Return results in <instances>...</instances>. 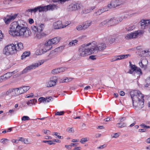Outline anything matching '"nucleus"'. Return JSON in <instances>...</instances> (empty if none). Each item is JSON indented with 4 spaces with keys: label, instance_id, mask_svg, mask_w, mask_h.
<instances>
[{
    "label": "nucleus",
    "instance_id": "obj_26",
    "mask_svg": "<svg viewBox=\"0 0 150 150\" xmlns=\"http://www.w3.org/2000/svg\"><path fill=\"white\" fill-rule=\"evenodd\" d=\"M116 126L117 127L119 128H123L126 127L127 126L126 123L125 122H120L116 124Z\"/></svg>",
    "mask_w": 150,
    "mask_h": 150
},
{
    "label": "nucleus",
    "instance_id": "obj_57",
    "mask_svg": "<svg viewBox=\"0 0 150 150\" xmlns=\"http://www.w3.org/2000/svg\"><path fill=\"white\" fill-rule=\"evenodd\" d=\"M18 142L19 141H21L22 142H24L25 141V139L22 138V137H18Z\"/></svg>",
    "mask_w": 150,
    "mask_h": 150
},
{
    "label": "nucleus",
    "instance_id": "obj_45",
    "mask_svg": "<svg viewBox=\"0 0 150 150\" xmlns=\"http://www.w3.org/2000/svg\"><path fill=\"white\" fill-rule=\"evenodd\" d=\"M21 120L22 121H25L30 120V118L28 116H24L22 117Z\"/></svg>",
    "mask_w": 150,
    "mask_h": 150
},
{
    "label": "nucleus",
    "instance_id": "obj_51",
    "mask_svg": "<svg viewBox=\"0 0 150 150\" xmlns=\"http://www.w3.org/2000/svg\"><path fill=\"white\" fill-rule=\"evenodd\" d=\"M61 82H68V78H66L64 79H62L61 80Z\"/></svg>",
    "mask_w": 150,
    "mask_h": 150
},
{
    "label": "nucleus",
    "instance_id": "obj_44",
    "mask_svg": "<svg viewBox=\"0 0 150 150\" xmlns=\"http://www.w3.org/2000/svg\"><path fill=\"white\" fill-rule=\"evenodd\" d=\"M67 131L69 133H74V130L72 127H69L67 129Z\"/></svg>",
    "mask_w": 150,
    "mask_h": 150
},
{
    "label": "nucleus",
    "instance_id": "obj_8",
    "mask_svg": "<svg viewBox=\"0 0 150 150\" xmlns=\"http://www.w3.org/2000/svg\"><path fill=\"white\" fill-rule=\"evenodd\" d=\"M138 93H139V91L138 90L131 91L129 93L134 106V104L137 103L136 99L137 98V95L138 94Z\"/></svg>",
    "mask_w": 150,
    "mask_h": 150
},
{
    "label": "nucleus",
    "instance_id": "obj_40",
    "mask_svg": "<svg viewBox=\"0 0 150 150\" xmlns=\"http://www.w3.org/2000/svg\"><path fill=\"white\" fill-rule=\"evenodd\" d=\"M77 40H73L72 41L70 42L69 44V45L70 46H73V45H75V43H76L77 42Z\"/></svg>",
    "mask_w": 150,
    "mask_h": 150
},
{
    "label": "nucleus",
    "instance_id": "obj_39",
    "mask_svg": "<svg viewBox=\"0 0 150 150\" xmlns=\"http://www.w3.org/2000/svg\"><path fill=\"white\" fill-rule=\"evenodd\" d=\"M135 71L139 75L142 74V72L141 70L139 68H138L137 67V69H136Z\"/></svg>",
    "mask_w": 150,
    "mask_h": 150
},
{
    "label": "nucleus",
    "instance_id": "obj_59",
    "mask_svg": "<svg viewBox=\"0 0 150 150\" xmlns=\"http://www.w3.org/2000/svg\"><path fill=\"white\" fill-rule=\"evenodd\" d=\"M3 35L1 30H0V41L3 38Z\"/></svg>",
    "mask_w": 150,
    "mask_h": 150
},
{
    "label": "nucleus",
    "instance_id": "obj_58",
    "mask_svg": "<svg viewBox=\"0 0 150 150\" xmlns=\"http://www.w3.org/2000/svg\"><path fill=\"white\" fill-rule=\"evenodd\" d=\"M106 146V145L105 144H103L100 146L98 147V148L99 149H103Z\"/></svg>",
    "mask_w": 150,
    "mask_h": 150
},
{
    "label": "nucleus",
    "instance_id": "obj_41",
    "mask_svg": "<svg viewBox=\"0 0 150 150\" xmlns=\"http://www.w3.org/2000/svg\"><path fill=\"white\" fill-rule=\"evenodd\" d=\"M23 91H24V93L26 92L30 88V87L28 86H23Z\"/></svg>",
    "mask_w": 150,
    "mask_h": 150
},
{
    "label": "nucleus",
    "instance_id": "obj_27",
    "mask_svg": "<svg viewBox=\"0 0 150 150\" xmlns=\"http://www.w3.org/2000/svg\"><path fill=\"white\" fill-rule=\"evenodd\" d=\"M45 35V34L43 33L38 32L36 33V37L37 38L40 39Z\"/></svg>",
    "mask_w": 150,
    "mask_h": 150
},
{
    "label": "nucleus",
    "instance_id": "obj_11",
    "mask_svg": "<svg viewBox=\"0 0 150 150\" xmlns=\"http://www.w3.org/2000/svg\"><path fill=\"white\" fill-rule=\"evenodd\" d=\"M123 3V1L121 0H114L112 1L110 4L108 5V7L109 8H115L122 4Z\"/></svg>",
    "mask_w": 150,
    "mask_h": 150
},
{
    "label": "nucleus",
    "instance_id": "obj_33",
    "mask_svg": "<svg viewBox=\"0 0 150 150\" xmlns=\"http://www.w3.org/2000/svg\"><path fill=\"white\" fill-rule=\"evenodd\" d=\"M119 56H117L115 57L111 60V62H113L117 60L121 59H120V57Z\"/></svg>",
    "mask_w": 150,
    "mask_h": 150
},
{
    "label": "nucleus",
    "instance_id": "obj_46",
    "mask_svg": "<svg viewBox=\"0 0 150 150\" xmlns=\"http://www.w3.org/2000/svg\"><path fill=\"white\" fill-rule=\"evenodd\" d=\"M87 138H82L80 141V142L82 144H83L84 142L88 141Z\"/></svg>",
    "mask_w": 150,
    "mask_h": 150
},
{
    "label": "nucleus",
    "instance_id": "obj_55",
    "mask_svg": "<svg viewBox=\"0 0 150 150\" xmlns=\"http://www.w3.org/2000/svg\"><path fill=\"white\" fill-rule=\"evenodd\" d=\"M43 130L44 131V133L46 134H50L51 132L50 131L48 130Z\"/></svg>",
    "mask_w": 150,
    "mask_h": 150
},
{
    "label": "nucleus",
    "instance_id": "obj_34",
    "mask_svg": "<svg viewBox=\"0 0 150 150\" xmlns=\"http://www.w3.org/2000/svg\"><path fill=\"white\" fill-rule=\"evenodd\" d=\"M31 29L34 33H36L38 32V28L35 26H32L31 27Z\"/></svg>",
    "mask_w": 150,
    "mask_h": 150
},
{
    "label": "nucleus",
    "instance_id": "obj_5",
    "mask_svg": "<svg viewBox=\"0 0 150 150\" xmlns=\"http://www.w3.org/2000/svg\"><path fill=\"white\" fill-rule=\"evenodd\" d=\"M144 96L140 91L137 95V98H136L137 103L134 104L136 107L139 108H141L144 106V100L143 98Z\"/></svg>",
    "mask_w": 150,
    "mask_h": 150
},
{
    "label": "nucleus",
    "instance_id": "obj_30",
    "mask_svg": "<svg viewBox=\"0 0 150 150\" xmlns=\"http://www.w3.org/2000/svg\"><path fill=\"white\" fill-rule=\"evenodd\" d=\"M8 74V73H6L0 76V82H2L4 80H5L7 79V77L6 76Z\"/></svg>",
    "mask_w": 150,
    "mask_h": 150
},
{
    "label": "nucleus",
    "instance_id": "obj_56",
    "mask_svg": "<svg viewBox=\"0 0 150 150\" xmlns=\"http://www.w3.org/2000/svg\"><path fill=\"white\" fill-rule=\"evenodd\" d=\"M64 71V68L61 67L59 68V73L63 72Z\"/></svg>",
    "mask_w": 150,
    "mask_h": 150
},
{
    "label": "nucleus",
    "instance_id": "obj_49",
    "mask_svg": "<svg viewBox=\"0 0 150 150\" xmlns=\"http://www.w3.org/2000/svg\"><path fill=\"white\" fill-rule=\"evenodd\" d=\"M83 26L81 25H79L77 26L76 27V29L78 30H83Z\"/></svg>",
    "mask_w": 150,
    "mask_h": 150
},
{
    "label": "nucleus",
    "instance_id": "obj_10",
    "mask_svg": "<svg viewBox=\"0 0 150 150\" xmlns=\"http://www.w3.org/2000/svg\"><path fill=\"white\" fill-rule=\"evenodd\" d=\"M106 44L105 43H102L100 44L98 47L97 45L92 46V49L94 53H97L98 51H101L104 50L106 47Z\"/></svg>",
    "mask_w": 150,
    "mask_h": 150
},
{
    "label": "nucleus",
    "instance_id": "obj_20",
    "mask_svg": "<svg viewBox=\"0 0 150 150\" xmlns=\"http://www.w3.org/2000/svg\"><path fill=\"white\" fill-rule=\"evenodd\" d=\"M139 55L141 57L146 56L147 55H149V50H142L141 49H140L139 50Z\"/></svg>",
    "mask_w": 150,
    "mask_h": 150
},
{
    "label": "nucleus",
    "instance_id": "obj_64",
    "mask_svg": "<svg viewBox=\"0 0 150 150\" xmlns=\"http://www.w3.org/2000/svg\"><path fill=\"white\" fill-rule=\"evenodd\" d=\"M146 82L150 84V76L147 78L146 80Z\"/></svg>",
    "mask_w": 150,
    "mask_h": 150
},
{
    "label": "nucleus",
    "instance_id": "obj_50",
    "mask_svg": "<svg viewBox=\"0 0 150 150\" xmlns=\"http://www.w3.org/2000/svg\"><path fill=\"white\" fill-rule=\"evenodd\" d=\"M105 10L104 11L103 10H102V9H99L98 11H97V12H96V13H97V15H100L104 11H105Z\"/></svg>",
    "mask_w": 150,
    "mask_h": 150
},
{
    "label": "nucleus",
    "instance_id": "obj_53",
    "mask_svg": "<svg viewBox=\"0 0 150 150\" xmlns=\"http://www.w3.org/2000/svg\"><path fill=\"white\" fill-rule=\"evenodd\" d=\"M115 40V39L114 38H112L110 40L109 43L111 44L114 42Z\"/></svg>",
    "mask_w": 150,
    "mask_h": 150
},
{
    "label": "nucleus",
    "instance_id": "obj_16",
    "mask_svg": "<svg viewBox=\"0 0 150 150\" xmlns=\"http://www.w3.org/2000/svg\"><path fill=\"white\" fill-rule=\"evenodd\" d=\"M67 25L65 24L64 26L62 25L61 21H58L54 23L53 26L54 29H58L64 28Z\"/></svg>",
    "mask_w": 150,
    "mask_h": 150
},
{
    "label": "nucleus",
    "instance_id": "obj_21",
    "mask_svg": "<svg viewBox=\"0 0 150 150\" xmlns=\"http://www.w3.org/2000/svg\"><path fill=\"white\" fill-rule=\"evenodd\" d=\"M63 48V47L61 46L55 49L54 50H52L50 52V54L48 55V56L50 58H52L55 55L54 53L56 52H58L59 51V50H60V49L62 50Z\"/></svg>",
    "mask_w": 150,
    "mask_h": 150
},
{
    "label": "nucleus",
    "instance_id": "obj_7",
    "mask_svg": "<svg viewBox=\"0 0 150 150\" xmlns=\"http://www.w3.org/2000/svg\"><path fill=\"white\" fill-rule=\"evenodd\" d=\"M81 5L79 3L71 4L67 7V10L68 11H73L79 10L81 8Z\"/></svg>",
    "mask_w": 150,
    "mask_h": 150
},
{
    "label": "nucleus",
    "instance_id": "obj_18",
    "mask_svg": "<svg viewBox=\"0 0 150 150\" xmlns=\"http://www.w3.org/2000/svg\"><path fill=\"white\" fill-rule=\"evenodd\" d=\"M107 21L108 26L114 25L118 23V20L115 18L107 19Z\"/></svg>",
    "mask_w": 150,
    "mask_h": 150
},
{
    "label": "nucleus",
    "instance_id": "obj_62",
    "mask_svg": "<svg viewBox=\"0 0 150 150\" xmlns=\"http://www.w3.org/2000/svg\"><path fill=\"white\" fill-rule=\"evenodd\" d=\"M138 131L140 132H145L146 131V129H139Z\"/></svg>",
    "mask_w": 150,
    "mask_h": 150
},
{
    "label": "nucleus",
    "instance_id": "obj_35",
    "mask_svg": "<svg viewBox=\"0 0 150 150\" xmlns=\"http://www.w3.org/2000/svg\"><path fill=\"white\" fill-rule=\"evenodd\" d=\"M42 142L45 143H47L49 145H52L54 144V143H53V141L52 140H43L42 141Z\"/></svg>",
    "mask_w": 150,
    "mask_h": 150
},
{
    "label": "nucleus",
    "instance_id": "obj_23",
    "mask_svg": "<svg viewBox=\"0 0 150 150\" xmlns=\"http://www.w3.org/2000/svg\"><path fill=\"white\" fill-rule=\"evenodd\" d=\"M16 45V52L17 51H19L23 49V47L22 43L21 42L18 43Z\"/></svg>",
    "mask_w": 150,
    "mask_h": 150
},
{
    "label": "nucleus",
    "instance_id": "obj_29",
    "mask_svg": "<svg viewBox=\"0 0 150 150\" xmlns=\"http://www.w3.org/2000/svg\"><path fill=\"white\" fill-rule=\"evenodd\" d=\"M45 25L44 24H39V26L37 27L38 28V32H41L43 31Z\"/></svg>",
    "mask_w": 150,
    "mask_h": 150
},
{
    "label": "nucleus",
    "instance_id": "obj_3",
    "mask_svg": "<svg viewBox=\"0 0 150 150\" xmlns=\"http://www.w3.org/2000/svg\"><path fill=\"white\" fill-rule=\"evenodd\" d=\"M91 44V43H89L82 45L79 49V55L81 57H84L87 55H89L94 53L92 49V47L90 48L88 47Z\"/></svg>",
    "mask_w": 150,
    "mask_h": 150
},
{
    "label": "nucleus",
    "instance_id": "obj_12",
    "mask_svg": "<svg viewBox=\"0 0 150 150\" xmlns=\"http://www.w3.org/2000/svg\"><path fill=\"white\" fill-rule=\"evenodd\" d=\"M60 40V38L59 37H56L53 38L50 40H49L47 43H45V45L49 46L52 47V44H55L57 43Z\"/></svg>",
    "mask_w": 150,
    "mask_h": 150
},
{
    "label": "nucleus",
    "instance_id": "obj_47",
    "mask_svg": "<svg viewBox=\"0 0 150 150\" xmlns=\"http://www.w3.org/2000/svg\"><path fill=\"white\" fill-rule=\"evenodd\" d=\"M128 56H130V55L129 54H125V55H119V57H120V58L121 59H124L125 58H126L128 57Z\"/></svg>",
    "mask_w": 150,
    "mask_h": 150
},
{
    "label": "nucleus",
    "instance_id": "obj_4",
    "mask_svg": "<svg viewBox=\"0 0 150 150\" xmlns=\"http://www.w3.org/2000/svg\"><path fill=\"white\" fill-rule=\"evenodd\" d=\"M16 45L13 44L8 45L5 47L3 50V53L6 55L12 54L16 53Z\"/></svg>",
    "mask_w": 150,
    "mask_h": 150
},
{
    "label": "nucleus",
    "instance_id": "obj_2",
    "mask_svg": "<svg viewBox=\"0 0 150 150\" xmlns=\"http://www.w3.org/2000/svg\"><path fill=\"white\" fill-rule=\"evenodd\" d=\"M59 7L57 5L54 4H49L47 6H37L33 9H28L26 10L27 12L31 13H35L38 11L39 12L42 11H47L49 10L53 11L55 9H57Z\"/></svg>",
    "mask_w": 150,
    "mask_h": 150
},
{
    "label": "nucleus",
    "instance_id": "obj_28",
    "mask_svg": "<svg viewBox=\"0 0 150 150\" xmlns=\"http://www.w3.org/2000/svg\"><path fill=\"white\" fill-rule=\"evenodd\" d=\"M14 90H15V89L14 88L9 89L6 92H3V95L8 96L10 93L13 92Z\"/></svg>",
    "mask_w": 150,
    "mask_h": 150
},
{
    "label": "nucleus",
    "instance_id": "obj_43",
    "mask_svg": "<svg viewBox=\"0 0 150 150\" xmlns=\"http://www.w3.org/2000/svg\"><path fill=\"white\" fill-rule=\"evenodd\" d=\"M52 74H56L59 73V68L53 69L52 72Z\"/></svg>",
    "mask_w": 150,
    "mask_h": 150
},
{
    "label": "nucleus",
    "instance_id": "obj_14",
    "mask_svg": "<svg viewBox=\"0 0 150 150\" xmlns=\"http://www.w3.org/2000/svg\"><path fill=\"white\" fill-rule=\"evenodd\" d=\"M150 24V20H142L140 22H139L138 24L139 25L141 26V28L142 29H145L146 27L149 26Z\"/></svg>",
    "mask_w": 150,
    "mask_h": 150
},
{
    "label": "nucleus",
    "instance_id": "obj_63",
    "mask_svg": "<svg viewBox=\"0 0 150 150\" xmlns=\"http://www.w3.org/2000/svg\"><path fill=\"white\" fill-rule=\"evenodd\" d=\"M11 141L13 142H14L16 144H18V140L13 139Z\"/></svg>",
    "mask_w": 150,
    "mask_h": 150
},
{
    "label": "nucleus",
    "instance_id": "obj_60",
    "mask_svg": "<svg viewBox=\"0 0 150 150\" xmlns=\"http://www.w3.org/2000/svg\"><path fill=\"white\" fill-rule=\"evenodd\" d=\"M95 56L91 55L89 56V58L91 59L94 60L96 59V58L95 57Z\"/></svg>",
    "mask_w": 150,
    "mask_h": 150
},
{
    "label": "nucleus",
    "instance_id": "obj_48",
    "mask_svg": "<svg viewBox=\"0 0 150 150\" xmlns=\"http://www.w3.org/2000/svg\"><path fill=\"white\" fill-rule=\"evenodd\" d=\"M64 114V111L57 112L55 114L56 115H61Z\"/></svg>",
    "mask_w": 150,
    "mask_h": 150
},
{
    "label": "nucleus",
    "instance_id": "obj_22",
    "mask_svg": "<svg viewBox=\"0 0 150 150\" xmlns=\"http://www.w3.org/2000/svg\"><path fill=\"white\" fill-rule=\"evenodd\" d=\"M14 90L15 93L17 95H18L24 93L23 86L18 88H15Z\"/></svg>",
    "mask_w": 150,
    "mask_h": 150
},
{
    "label": "nucleus",
    "instance_id": "obj_31",
    "mask_svg": "<svg viewBox=\"0 0 150 150\" xmlns=\"http://www.w3.org/2000/svg\"><path fill=\"white\" fill-rule=\"evenodd\" d=\"M30 52H25L23 53L22 55H21V58L22 59H23L24 58H25L26 57H27L29 56L30 55Z\"/></svg>",
    "mask_w": 150,
    "mask_h": 150
},
{
    "label": "nucleus",
    "instance_id": "obj_15",
    "mask_svg": "<svg viewBox=\"0 0 150 150\" xmlns=\"http://www.w3.org/2000/svg\"><path fill=\"white\" fill-rule=\"evenodd\" d=\"M53 98L51 96L47 97L45 98L41 97L38 99V101L40 103L43 102L45 104L47 103L50 102L53 100Z\"/></svg>",
    "mask_w": 150,
    "mask_h": 150
},
{
    "label": "nucleus",
    "instance_id": "obj_52",
    "mask_svg": "<svg viewBox=\"0 0 150 150\" xmlns=\"http://www.w3.org/2000/svg\"><path fill=\"white\" fill-rule=\"evenodd\" d=\"M27 104L30 106H31L33 105V103L32 101V100H30L28 101L27 103Z\"/></svg>",
    "mask_w": 150,
    "mask_h": 150
},
{
    "label": "nucleus",
    "instance_id": "obj_61",
    "mask_svg": "<svg viewBox=\"0 0 150 150\" xmlns=\"http://www.w3.org/2000/svg\"><path fill=\"white\" fill-rule=\"evenodd\" d=\"M28 21H29V23L30 24H32V23H34L33 20L32 18H29L28 19Z\"/></svg>",
    "mask_w": 150,
    "mask_h": 150
},
{
    "label": "nucleus",
    "instance_id": "obj_13",
    "mask_svg": "<svg viewBox=\"0 0 150 150\" xmlns=\"http://www.w3.org/2000/svg\"><path fill=\"white\" fill-rule=\"evenodd\" d=\"M18 14H15L12 16H7L3 18L4 21L6 24H9L11 21L13 20L17 16Z\"/></svg>",
    "mask_w": 150,
    "mask_h": 150
},
{
    "label": "nucleus",
    "instance_id": "obj_1",
    "mask_svg": "<svg viewBox=\"0 0 150 150\" xmlns=\"http://www.w3.org/2000/svg\"><path fill=\"white\" fill-rule=\"evenodd\" d=\"M9 28V34L14 37L20 36L26 38L31 34V31L28 27L27 23L22 20L12 22Z\"/></svg>",
    "mask_w": 150,
    "mask_h": 150
},
{
    "label": "nucleus",
    "instance_id": "obj_38",
    "mask_svg": "<svg viewBox=\"0 0 150 150\" xmlns=\"http://www.w3.org/2000/svg\"><path fill=\"white\" fill-rule=\"evenodd\" d=\"M54 134L53 135L57 136L58 139H62L63 138V136L58 135V134H60L59 133L57 132H54Z\"/></svg>",
    "mask_w": 150,
    "mask_h": 150
},
{
    "label": "nucleus",
    "instance_id": "obj_37",
    "mask_svg": "<svg viewBox=\"0 0 150 150\" xmlns=\"http://www.w3.org/2000/svg\"><path fill=\"white\" fill-rule=\"evenodd\" d=\"M105 24H106L107 25H108L107 19L106 20H105L103 22H102L101 23H100L99 24V25L100 26H102L104 25Z\"/></svg>",
    "mask_w": 150,
    "mask_h": 150
},
{
    "label": "nucleus",
    "instance_id": "obj_6",
    "mask_svg": "<svg viewBox=\"0 0 150 150\" xmlns=\"http://www.w3.org/2000/svg\"><path fill=\"white\" fill-rule=\"evenodd\" d=\"M44 63V62L42 61H41L40 62H39L38 63H35L34 64H32L31 65H30L29 66H28L26 67L22 71V74H23L25 73H26L28 72V70H30L31 69H35L36 67H37L43 64Z\"/></svg>",
    "mask_w": 150,
    "mask_h": 150
},
{
    "label": "nucleus",
    "instance_id": "obj_9",
    "mask_svg": "<svg viewBox=\"0 0 150 150\" xmlns=\"http://www.w3.org/2000/svg\"><path fill=\"white\" fill-rule=\"evenodd\" d=\"M51 49V47L50 46H49L45 45V44L43 47V48L37 50L36 52V54L37 55H41Z\"/></svg>",
    "mask_w": 150,
    "mask_h": 150
},
{
    "label": "nucleus",
    "instance_id": "obj_42",
    "mask_svg": "<svg viewBox=\"0 0 150 150\" xmlns=\"http://www.w3.org/2000/svg\"><path fill=\"white\" fill-rule=\"evenodd\" d=\"M140 126L142 128H146V129L150 128V126H147L143 123L140 125Z\"/></svg>",
    "mask_w": 150,
    "mask_h": 150
},
{
    "label": "nucleus",
    "instance_id": "obj_54",
    "mask_svg": "<svg viewBox=\"0 0 150 150\" xmlns=\"http://www.w3.org/2000/svg\"><path fill=\"white\" fill-rule=\"evenodd\" d=\"M8 139H2L1 140V142L3 144H5L6 142H8Z\"/></svg>",
    "mask_w": 150,
    "mask_h": 150
},
{
    "label": "nucleus",
    "instance_id": "obj_17",
    "mask_svg": "<svg viewBox=\"0 0 150 150\" xmlns=\"http://www.w3.org/2000/svg\"><path fill=\"white\" fill-rule=\"evenodd\" d=\"M57 77L56 76H52L50 78V80L48 82L47 87H51L56 85Z\"/></svg>",
    "mask_w": 150,
    "mask_h": 150
},
{
    "label": "nucleus",
    "instance_id": "obj_19",
    "mask_svg": "<svg viewBox=\"0 0 150 150\" xmlns=\"http://www.w3.org/2000/svg\"><path fill=\"white\" fill-rule=\"evenodd\" d=\"M139 33L138 32V31H135L133 33H131L129 34H127L125 37V38L127 39L135 38L137 36Z\"/></svg>",
    "mask_w": 150,
    "mask_h": 150
},
{
    "label": "nucleus",
    "instance_id": "obj_25",
    "mask_svg": "<svg viewBox=\"0 0 150 150\" xmlns=\"http://www.w3.org/2000/svg\"><path fill=\"white\" fill-rule=\"evenodd\" d=\"M130 67L131 69L129 70L127 72L128 73L130 74H132L133 72L135 71L137 69V67L135 65H133V66H131Z\"/></svg>",
    "mask_w": 150,
    "mask_h": 150
},
{
    "label": "nucleus",
    "instance_id": "obj_36",
    "mask_svg": "<svg viewBox=\"0 0 150 150\" xmlns=\"http://www.w3.org/2000/svg\"><path fill=\"white\" fill-rule=\"evenodd\" d=\"M135 27L134 25L132 26L129 28H126L125 29L128 31H131L135 29Z\"/></svg>",
    "mask_w": 150,
    "mask_h": 150
},
{
    "label": "nucleus",
    "instance_id": "obj_24",
    "mask_svg": "<svg viewBox=\"0 0 150 150\" xmlns=\"http://www.w3.org/2000/svg\"><path fill=\"white\" fill-rule=\"evenodd\" d=\"M91 25V22L88 21H86L83 23L82 25L83 26V30H85L88 27Z\"/></svg>",
    "mask_w": 150,
    "mask_h": 150
},
{
    "label": "nucleus",
    "instance_id": "obj_32",
    "mask_svg": "<svg viewBox=\"0 0 150 150\" xmlns=\"http://www.w3.org/2000/svg\"><path fill=\"white\" fill-rule=\"evenodd\" d=\"M139 66L142 68H143L144 70L146 69L147 68V66L146 65L144 64L142 62V61H140L139 63Z\"/></svg>",
    "mask_w": 150,
    "mask_h": 150
}]
</instances>
